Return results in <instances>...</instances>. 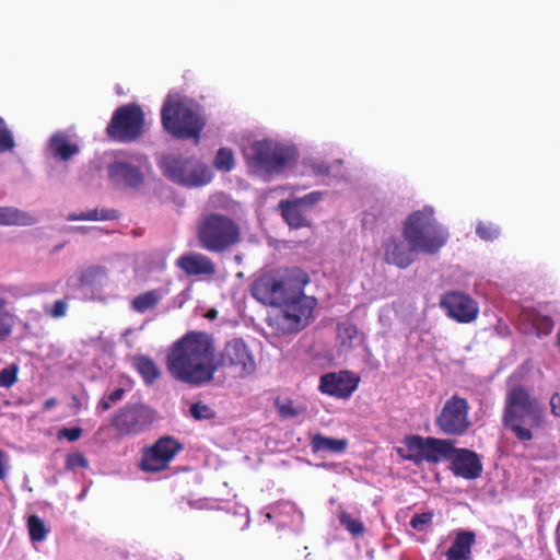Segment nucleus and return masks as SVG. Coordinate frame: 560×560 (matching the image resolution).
Segmentation results:
<instances>
[{
  "mask_svg": "<svg viewBox=\"0 0 560 560\" xmlns=\"http://www.w3.org/2000/svg\"><path fill=\"white\" fill-rule=\"evenodd\" d=\"M476 234L486 242H492L500 236V229L492 222L479 221L476 225Z\"/></svg>",
  "mask_w": 560,
  "mask_h": 560,
  "instance_id": "obj_33",
  "label": "nucleus"
},
{
  "mask_svg": "<svg viewBox=\"0 0 560 560\" xmlns=\"http://www.w3.org/2000/svg\"><path fill=\"white\" fill-rule=\"evenodd\" d=\"M160 168L167 179L186 187L203 186L211 180V173L203 163L180 154L164 155Z\"/></svg>",
  "mask_w": 560,
  "mask_h": 560,
  "instance_id": "obj_9",
  "label": "nucleus"
},
{
  "mask_svg": "<svg viewBox=\"0 0 560 560\" xmlns=\"http://www.w3.org/2000/svg\"><path fill=\"white\" fill-rule=\"evenodd\" d=\"M14 147V137L5 120L0 117V153L12 151Z\"/></svg>",
  "mask_w": 560,
  "mask_h": 560,
  "instance_id": "obj_35",
  "label": "nucleus"
},
{
  "mask_svg": "<svg viewBox=\"0 0 560 560\" xmlns=\"http://www.w3.org/2000/svg\"><path fill=\"white\" fill-rule=\"evenodd\" d=\"M323 198V194L320 191H312L303 197L291 199L293 202L299 205L305 212L312 209L316 203H318Z\"/></svg>",
  "mask_w": 560,
  "mask_h": 560,
  "instance_id": "obj_38",
  "label": "nucleus"
},
{
  "mask_svg": "<svg viewBox=\"0 0 560 560\" xmlns=\"http://www.w3.org/2000/svg\"><path fill=\"white\" fill-rule=\"evenodd\" d=\"M145 115L141 106L129 103L115 109L105 132L113 141L130 143L143 135Z\"/></svg>",
  "mask_w": 560,
  "mask_h": 560,
  "instance_id": "obj_10",
  "label": "nucleus"
},
{
  "mask_svg": "<svg viewBox=\"0 0 560 560\" xmlns=\"http://www.w3.org/2000/svg\"><path fill=\"white\" fill-rule=\"evenodd\" d=\"M339 522L353 536H361L365 532L364 524L360 520L352 518L346 511L339 514Z\"/></svg>",
  "mask_w": 560,
  "mask_h": 560,
  "instance_id": "obj_32",
  "label": "nucleus"
},
{
  "mask_svg": "<svg viewBox=\"0 0 560 560\" xmlns=\"http://www.w3.org/2000/svg\"><path fill=\"white\" fill-rule=\"evenodd\" d=\"M311 446L313 452H327L332 454L343 453L348 446L347 439H332L319 433L312 438Z\"/></svg>",
  "mask_w": 560,
  "mask_h": 560,
  "instance_id": "obj_25",
  "label": "nucleus"
},
{
  "mask_svg": "<svg viewBox=\"0 0 560 560\" xmlns=\"http://www.w3.org/2000/svg\"><path fill=\"white\" fill-rule=\"evenodd\" d=\"M154 418V411L145 405H125L115 412L110 425L117 436L125 438L143 432L153 423Z\"/></svg>",
  "mask_w": 560,
  "mask_h": 560,
  "instance_id": "obj_12",
  "label": "nucleus"
},
{
  "mask_svg": "<svg viewBox=\"0 0 560 560\" xmlns=\"http://www.w3.org/2000/svg\"><path fill=\"white\" fill-rule=\"evenodd\" d=\"M556 546H557V550H558V552L560 555V533H559V536L557 537Z\"/></svg>",
  "mask_w": 560,
  "mask_h": 560,
  "instance_id": "obj_51",
  "label": "nucleus"
},
{
  "mask_svg": "<svg viewBox=\"0 0 560 560\" xmlns=\"http://www.w3.org/2000/svg\"><path fill=\"white\" fill-rule=\"evenodd\" d=\"M311 168L318 176H328L330 174V167L325 162H314L311 164Z\"/></svg>",
  "mask_w": 560,
  "mask_h": 560,
  "instance_id": "obj_44",
  "label": "nucleus"
},
{
  "mask_svg": "<svg viewBox=\"0 0 560 560\" xmlns=\"http://www.w3.org/2000/svg\"><path fill=\"white\" fill-rule=\"evenodd\" d=\"M359 382L360 378L350 371L330 372L320 376L319 390L337 398H349Z\"/></svg>",
  "mask_w": 560,
  "mask_h": 560,
  "instance_id": "obj_15",
  "label": "nucleus"
},
{
  "mask_svg": "<svg viewBox=\"0 0 560 560\" xmlns=\"http://www.w3.org/2000/svg\"><path fill=\"white\" fill-rule=\"evenodd\" d=\"M27 529L32 541H43L48 534L44 521L36 514L28 516Z\"/></svg>",
  "mask_w": 560,
  "mask_h": 560,
  "instance_id": "obj_30",
  "label": "nucleus"
},
{
  "mask_svg": "<svg viewBox=\"0 0 560 560\" xmlns=\"http://www.w3.org/2000/svg\"><path fill=\"white\" fill-rule=\"evenodd\" d=\"M68 303L66 300H57L55 301L52 307L49 311H46L52 318H60L67 314Z\"/></svg>",
  "mask_w": 560,
  "mask_h": 560,
  "instance_id": "obj_42",
  "label": "nucleus"
},
{
  "mask_svg": "<svg viewBox=\"0 0 560 560\" xmlns=\"http://www.w3.org/2000/svg\"><path fill=\"white\" fill-rule=\"evenodd\" d=\"M109 178L119 186L137 188L143 183V174L138 165L125 160H116L108 165Z\"/></svg>",
  "mask_w": 560,
  "mask_h": 560,
  "instance_id": "obj_18",
  "label": "nucleus"
},
{
  "mask_svg": "<svg viewBox=\"0 0 560 560\" xmlns=\"http://www.w3.org/2000/svg\"><path fill=\"white\" fill-rule=\"evenodd\" d=\"M530 320L538 337L548 336L553 330L555 323L552 318L548 315L533 313L530 315Z\"/></svg>",
  "mask_w": 560,
  "mask_h": 560,
  "instance_id": "obj_31",
  "label": "nucleus"
},
{
  "mask_svg": "<svg viewBox=\"0 0 560 560\" xmlns=\"http://www.w3.org/2000/svg\"><path fill=\"white\" fill-rule=\"evenodd\" d=\"M550 411L553 417L560 418V394L555 393L551 395L550 400Z\"/></svg>",
  "mask_w": 560,
  "mask_h": 560,
  "instance_id": "obj_45",
  "label": "nucleus"
},
{
  "mask_svg": "<svg viewBox=\"0 0 560 560\" xmlns=\"http://www.w3.org/2000/svg\"><path fill=\"white\" fill-rule=\"evenodd\" d=\"M382 248L384 261L399 269L410 267L416 261L418 255L411 243L407 242L404 237L394 235L383 242Z\"/></svg>",
  "mask_w": 560,
  "mask_h": 560,
  "instance_id": "obj_16",
  "label": "nucleus"
},
{
  "mask_svg": "<svg viewBox=\"0 0 560 560\" xmlns=\"http://www.w3.org/2000/svg\"><path fill=\"white\" fill-rule=\"evenodd\" d=\"M9 301L0 296V341H5L13 332L15 318L8 310Z\"/></svg>",
  "mask_w": 560,
  "mask_h": 560,
  "instance_id": "obj_28",
  "label": "nucleus"
},
{
  "mask_svg": "<svg viewBox=\"0 0 560 560\" xmlns=\"http://www.w3.org/2000/svg\"><path fill=\"white\" fill-rule=\"evenodd\" d=\"M163 128L175 139H192L199 143L206 126L201 107L188 98L168 96L161 109Z\"/></svg>",
  "mask_w": 560,
  "mask_h": 560,
  "instance_id": "obj_4",
  "label": "nucleus"
},
{
  "mask_svg": "<svg viewBox=\"0 0 560 560\" xmlns=\"http://www.w3.org/2000/svg\"><path fill=\"white\" fill-rule=\"evenodd\" d=\"M75 230L79 231V232L85 233L88 231V228H85V226H78V228H75Z\"/></svg>",
  "mask_w": 560,
  "mask_h": 560,
  "instance_id": "obj_52",
  "label": "nucleus"
},
{
  "mask_svg": "<svg viewBox=\"0 0 560 560\" xmlns=\"http://www.w3.org/2000/svg\"><path fill=\"white\" fill-rule=\"evenodd\" d=\"M112 402L104 396L97 404V410L101 412H105L110 409Z\"/></svg>",
  "mask_w": 560,
  "mask_h": 560,
  "instance_id": "obj_47",
  "label": "nucleus"
},
{
  "mask_svg": "<svg viewBox=\"0 0 560 560\" xmlns=\"http://www.w3.org/2000/svg\"><path fill=\"white\" fill-rule=\"evenodd\" d=\"M469 409L467 399L454 394L444 402L436 416V428L445 435H465L471 427Z\"/></svg>",
  "mask_w": 560,
  "mask_h": 560,
  "instance_id": "obj_11",
  "label": "nucleus"
},
{
  "mask_svg": "<svg viewBox=\"0 0 560 560\" xmlns=\"http://www.w3.org/2000/svg\"><path fill=\"white\" fill-rule=\"evenodd\" d=\"M48 144L52 155L61 161H68L79 153L78 144L72 143L63 131L55 132Z\"/></svg>",
  "mask_w": 560,
  "mask_h": 560,
  "instance_id": "obj_22",
  "label": "nucleus"
},
{
  "mask_svg": "<svg viewBox=\"0 0 560 560\" xmlns=\"http://www.w3.org/2000/svg\"><path fill=\"white\" fill-rule=\"evenodd\" d=\"M475 541L476 535L474 532L462 530L457 533L451 547L445 552L446 560H469Z\"/></svg>",
  "mask_w": 560,
  "mask_h": 560,
  "instance_id": "obj_20",
  "label": "nucleus"
},
{
  "mask_svg": "<svg viewBox=\"0 0 560 560\" xmlns=\"http://www.w3.org/2000/svg\"><path fill=\"white\" fill-rule=\"evenodd\" d=\"M440 307L447 317L459 323L469 324L479 316V305L469 294L462 291H447L440 299Z\"/></svg>",
  "mask_w": 560,
  "mask_h": 560,
  "instance_id": "obj_14",
  "label": "nucleus"
},
{
  "mask_svg": "<svg viewBox=\"0 0 560 560\" xmlns=\"http://www.w3.org/2000/svg\"><path fill=\"white\" fill-rule=\"evenodd\" d=\"M546 422L545 409L524 386L511 388L504 401L502 423L520 442H529Z\"/></svg>",
  "mask_w": 560,
  "mask_h": 560,
  "instance_id": "obj_3",
  "label": "nucleus"
},
{
  "mask_svg": "<svg viewBox=\"0 0 560 560\" xmlns=\"http://www.w3.org/2000/svg\"><path fill=\"white\" fill-rule=\"evenodd\" d=\"M184 445L171 435L158 439L151 446L141 451L139 467L145 472H160L168 468Z\"/></svg>",
  "mask_w": 560,
  "mask_h": 560,
  "instance_id": "obj_13",
  "label": "nucleus"
},
{
  "mask_svg": "<svg viewBox=\"0 0 560 560\" xmlns=\"http://www.w3.org/2000/svg\"><path fill=\"white\" fill-rule=\"evenodd\" d=\"M119 213L115 209H92L85 212L68 214V221H100V220H116Z\"/></svg>",
  "mask_w": 560,
  "mask_h": 560,
  "instance_id": "obj_27",
  "label": "nucleus"
},
{
  "mask_svg": "<svg viewBox=\"0 0 560 560\" xmlns=\"http://www.w3.org/2000/svg\"><path fill=\"white\" fill-rule=\"evenodd\" d=\"M217 170L230 172L234 167L233 152L229 148H221L214 159Z\"/></svg>",
  "mask_w": 560,
  "mask_h": 560,
  "instance_id": "obj_34",
  "label": "nucleus"
},
{
  "mask_svg": "<svg viewBox=\"0 0 560 560\" xmlns=\"http://www.w3.org/2000/svg\"><path fill=\"white\" fill-rule=\"evenodd\" d=\"M455 442L450 439H438L432 436L407 435L404 439L405 450L397 448L398 455L415 464L427 462L438 464L448 458L455 451Z\"/></svg>",
  "mask_w": 560,
  "mask_h": 560,
  "instance_id": "obj_8",
  "label": "nucleus"
},
{
  "mask_svg": "<svg viewBox=\"0 0 560 560\" xmlns=\"http://www.w3.org/2000/svg\"><path fill=\"white\" fill-rule=\"evenodd\" d=\"M230 369L236 376L246 377L256 370L255 357L242 338L225 342L218 354L212 336L190 331L175 341L166 355L170 375L182 383L201 386L213 381L219 369Z\"/></svg>",
  "mask_w": 560,
  "mask_h": 560,
  "instance_id": "obj_1",
  "label": "nucleus"
},
{
  "mask_svg": "<svg viewBox=\"0 0 560 560\" xmlns=\"http://www.w3.org/2000/svg\"><path fill=\"white\" fill-rule=\"evenodd\" d=\"M451 463V469L457 477L476 479L482 472V464L474 451L467 448H455Z\"/></svg>",
  "mask_w": 560,
  "mask_h": 560,
  "instance_id": "obj_17",
  "label": "nucleus"
},
{
  "mask_svg": "<svg viewBox=\"0 0 560 560\" xmlns=\"http://www.w3.org/2000/svg\"><path fill=\"white\" fill-rule=\"evenodd\" d=\"M162 299V293L160 290H150L142 294L137 295L132 302V308L139 313H144L150 308H153L158 305L160 300Z\"/></svg>",
  "mask_w": 560,
  "mask_h": 560,
  "instance_id": "obj_29",
  "label": "nucleus"
},
{
  "mask_svg": "<svg viewBox=\"0 0 560 560\" xmlns=\"http://www.w3.org/2000/svg\"><path fill=\"white\" fill-rule=\"evenodd\" d=\"M275 405L282 418H294L300 415V411L294 407L292 400L276 399Z\"/></svg>",
  "mask_w": 560,
  "mask_h": 560,
  "instance_id": "obj_40",
  "label": "nucleus"
},
{
  "mask_svg": "<svg viewBox=\"0 0 560 560\" xmlns=\"http://www.w3.org/2000/svg\"><path fill=\"white\" fill-rule=\"evenodd\" d=\"M133 366L148 385L154 384L161 376V370L153 359L148 355H136Z\"/></svg>",
  "mask_w": 560,
  "mask_h": 560,
  "instance_id": "obj_24",
  "label": "nucleus"
},
{
  "mask_svg": "<svg viewBox=\"0 0 560 560\" xmlns=\"http://www.w3.org/2000/svg\"><path fill=\"white\" fill-rule=\"evenodd\" d=\"M310 279L300 268L273 269L260 275L250 285L252 296L262 305L281 307L268 318L269 326L281 336L303 329L316 300L304 294Z\"/></svg>",
  "mask_w": 560,
  "mask_h": 560,
  "instance_id": "obj_2",
  "label": "nucleus"
},
{
  "mask_svg": "<svg viewBox=\"0 0 560 560\" xmlns=\"http://www.w3.org/2000/svg\"><path fill=\"white\" fill-rule=\"evenodd\" d=\"M246 165L257 174L278 175L298 159L294 147L272 139L257 140L244 150Z\"/></svg>",
  "mask_w": 560,
  "mask_h": 560,
  "instance_id": "obj_6",
  "label": "nucleus"
},
{
  "mask_svg": "<svg viewBox=\"0 0 560 560\" xmlns=\"http://www.w3.org/2000/svg\"><path fill=\"white\" fill-rule=\"evenodd\" d=\"M201 248L210 253H224L241 241V229L230 217L221 213L205 214L197 228Z\"/></svg>",
  "mask_w": 560,
  "mask_h": 560,
  "instance_id": "obj_7",
  "label": "nucleus"
},
{
  "mask_svg": "<svg viewBox=\"0 0 560 560\" xmlns=\"http://www.w3.org/2000/svg\"><path fill=\"white\" fill-rule=\"evenodd\" d=\"M434 513L432 511L417 513L410 520V526L417 532H423L432 525Z\"/></svg>",
  "mask_w": 560,
  "mask_h": 560,
  "instance_id": "obj_36",
  "label": "nucleus"
},
{
  "mask_svg": "<svg viewBox=\"0 0 560 560\" xmlns=\"http://www.w3.org/2000/svg\"><path fill=\"white\" fill-rule=\"evenodd\" d=\"M19 368L11 364L0 371V387L10 388L18 382Z\"/></svg>",
  "mask_w": 560,
  "mask_h": 560,
  "instance_id": "obj_37",
  "label": "nucleus"
},
{
  "mask_svg": "<svg viewBox=\"0 0 560 560\" xmlns=\"http://www.w3.org/2000/svg\"><path fill=\"white\" fill-rule=\"evenodd\" d=\"M278 210L285 223L292 229L310 226L311 224L307 219V212L290 199L280 200L278 203Z\"/></svg>",
  "mask_w": 560,
  "mask_h": 560,
  "instance_id": "obj_21",
  "label": "nucleus"
},
{
  "mask_svg": "<svg viewBox=\"0 0 560 560\" xmlns=\"http://www.w3.org/2000/svg\"><path fill=\"white\" fill-rule=\"evenodd\" d=\"M209 318H215L217 317V311L210 310L207 315Z\"/></svg>",
  "mask_w": 560,
  "mask_h": 560,
  "instance_id": "obj_50",
  "label": "nucleus"
},
{
  "mask_svg": "<svg viewBox=\"0 0 560 560\" xmlns=\"http://www.w3.org/2000/svg\"><path fill=\"white\" fill-rule=\"evenodd\" d=\"M33 218L14 207H0V225H30L33 224Z\"/></svg>",
  "mask_w": 560,
  "mask_h": 560,
  "instance_id": "obj_26",
  "label": "nucleus"
},
{
  "mask_svg": "<svg viewBox=\"0 0 560 560\" xmlns=\"http://www.w3.org/2000/svg\"><path fill=\"white\" fill-rule=\"evenodd\" d=\"M82 429L80 427L63 428L58 432L59 438H66L70 442L79 440L82 435Z\"/></svg>",
  "mask_w": 560,
  "mask_h": 560,
  "instance_id": "obj_43",
  "label": "nucleus"
},
{
  "mask_svg": "<svg viewBox=\"0 0 560 560\" xmlns=\"http://www.w3.org/2000/svg\"><path fill=\"white\" fill-rule=\"evenodd\" d=\"M401 233L418 254L427 255L439 253L450 236L447 230L435 220L431 207L411 212L402 223Z\"/></svg>",
  "mask_w": 560,
  "mask_h": 560,
  "instance_id": "obj_5",
  "label": "nucleus"
},
{
  "mask_svg": "<svg viewBox=\"0 0 560 560\" xmlns=\"http://www.w3.org/2000/svg\"><path fill=\"white\" fill-rule=\"evenodd\" d=\"M338 349L342 352H348L354 348V340L361 335L364 339V334L360 332L358 326L353 323L343 322L339 323L336 327Z\"/></svg>",
  "mask_w": 560,
  "mask_h": 560,
  "instance_id": "obj_23",
  "label": "nucleus"
},
{
  "mask_svg": "<svg viewBox=\"0 0 560 560\" xmlns=\"http://www.w3.org/2000/svg\"><path fill=\"white\" fill-rule=\"evenodd\" d=\"M187 276H212L215 273L213 261L206 255L191 253L180 256L176 262Z\"/></svg>",
  "mask_w": 560,
  "mask_h": 560,
  "instance_id": "obj_19",
  "label": "nucleus"
},
{
  "mask_svg": "<svg viewBox=\"0 0 560 560\" xmlns=\"http://www.w3.org/2000/svg\"><path fill=\"white\" fill-rule=\"evenodd\" d=\"M189 411L196 420L212 419L214 417V411L200 401L192 404Z\"/></svg>",
  "mask_w": 560,
  "mask_h": 560,
  "instance_id": "obj_39",
  "label": "nucleus"
},
{
  "mask_svg": "<svg viewBox=\"0 0 560 560\" xmlns=\"http://www.w3.org/2000/svg\"><path fill=\"white\" fill-rule=\"evenodd\" d=\"M125 395L124 388H117L113 390L110 394H108L106 397L112 404H116L117 401L121 400Z\"/></svg>",
  "mask_w": 560,
  "mask_h": 560,
  "instance_id": "obj_46",
  "label": "nucleus"
},
{
  "mask_svg": "<svg viewBox=\"0 0 560 560\" xmlns=\"http://www.w3.org/2000/svg\"><path fill=\"white\" fill-rule=\"evenodd\" d=\"M5 462V453L0 448V479L7 477Z\"/></svg>",
  "mask_w": 560,
  "mask_h": 560,
  "instance_id": "obj_48",
  "label": "nucleus"
},
{
  "mask_svg": "<svg viewBox=\"0 0 560 560\" xmlns=\"http://www.w3.org/2000/svg\"><path fill=\"white\" fill-rule=\"evenodd\" d=\"M66 466L68 469L88 468L89 460L81 452L71 453L67 456Z\"/></svg>",
  "mask_w": 560,
  "mask_h": 560,
  "instance_id": "obj_41",
  "label": "nucleus"
},
{
  "mask_svg": "<svg viewBox=\"0 0 560 560\" xmlns=\"http://www.w3.org/2000/svg\"><path fill=\"white\" fill-rule=\"evenodd\" d=\"M56 402H57V401H56V399H55V398H49V399H47V400L45 401V404H44V408H45L46 410H48V409L52 408V407L56 405Z\"/></svg>",
  "mask_w": 560,
  "mask_h": 560,
  "instance_id": "obj_49",
  "label": "nucleus"
}]
</instances>
